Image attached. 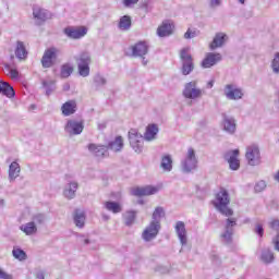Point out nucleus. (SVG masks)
<instances>
[{"label": "nucleus", "instance_id": "1", "mask_svg": "<svg viewBox=\"0 0 279 279\" xmlns=\"http://www.w3.org/2000/svg\"><path fill=\"white\" fill-rule=\"evenodd\" d=\"M158 132H160L158 124H148L146 126L144 137L141 133H138V131L131 129L129 131V141L132 149H134L136 154H141L143 151V141H147L148 143L156 141V138H158Z\"/></svg>", "mask_w": 279, "mask_h": 279}, {"label": "nucleus", "instance_id": "2", "mask_svg": "<svg viewBox=\"0 0 279 279\" xmlns=\"http://www.w3.org/2000/svg\"><path fill=\"white\" fill-rule=\"evenodd\" d=\"M88 149L90 154L97 158H106L108 156V149L111 151H121L123 149V137L117 136L114 141H111L108 146L89 144Z\"/></svg>", "mask_w": 279, "mask_h": 279}, {"label": "nucleus", "instance_id": "3", "mask_svg": "<svg viewBox=\"0 0 279 279\" xmlns=\"http://www.w3.org/2000/svg\"><path fill=\"white\" fill-rule=\"evenodd\" d=\"M213 204L215 208L221 213V215H225V217H232V215H234V211L228 207V204H230V194H228L226 189L219 190L215 199L213 201Z\"/></svg>", "mask_w": 279, "mask_h": 279}, {"label": "nucleus", "instance_id": "4", "mask_svg": "<svg viewBox=\"0 0 279 279\" xmlns=\"http://www.w3.org/2000/svg\"><path fill=\"white\" fill-rule=\"evenodd\" d=\"M78 75L81 77H88L90 75V64H93V57L90 52L83 51L78 56L75 57Z\"/></svg>", "mask_w": 279, "mask_h": 279}, {"label": "nucleus", "instance_id": "5", "mask_svg": "<svg viewBox=\"0 0 279 279\" xmlns=\"http://www.w3.org/2000/svg\"><path fill=\"white\" fill-rule=\"evenodd\" d=\"M222 93L228 101H241L245 97V92L241 86L234 83H228L223 86Z\"/></svg>", "mask_w": 279, "mask_h": 279}, {"label": "nucleus", "instance_id": "6", "mask_svg": "<svg viewBox=\"0 0 279 279\" xmlns=\"http://www.w3.org/2000/svg\"><path fill=\"white\" fill-rule=\"evenodd\" d=\"M197 155L195 154V149L189 148L185 156L181 160V169L183 173H191L197 169Z\"/></svg>", "mask_w": 279, "mask_h": 279}, {"label": "nucleus", "instance_id": "7", "mask_svg": "<svg viewBox=\"0 0 279 279\" xmlns=\"http://www.w3.org/2000/svg\"><path fill=\"white\" fill-rule=\"evenodd\" d=\"M245 158L250 167H258L263 162V157L260 156V148L256 144H251L246 147Z\"/></svg>", "mask_w": 279, "mask_h": 279}, {"label": "nucleus", "instance_id": "8", "mask_svg": "<svg viewBox=\"0 0 279 279\" xmlns=\"http://www.w3.org/2000/svg\"><path fill=\"white\" fill-rule=\"evenodd\" d=\"M182 95L185 99H191L192 101H195L197 99H201V97L204 95V90L199 88L197 85V81H191L184 85Z\"/></svg>", "mask_w": 279, "mask_h": 279}, {"label": "nucleus", "instance_id": "9", "mask_svg": "<svg viewBox=\"0 0 279 279\" xmlns=\"http://www.w3.org/2000/svg\"><path fill=\"white\" fill-rule=\"evenodd\" d=\"M58 56H60V49L56 47L46 49L41 58V66L44 69H51L56 64Z\"/></svg>", "mask_w": 279, "mask_h": 279}, {"label": "nucleus", "instance_id": "10", "mask_svg": "<svg viewBox=\"0 0 279 279\" xmlns=\"http://www.w3.org/2000/svg\"><path fill=\"white\" fill-rule=\"evenodd\" d=\"M234 226H236L235 218H228L226 220L225 230L220 233V241L221 243H225V245H230V243H232Z\"/></svg>", "mask_w": 279, "mask_h": 279}, {"label": "nucleus", "instance_id": "11", "mask_svg": "<svg viewBox=\"0 0 279 279\" xmlns=\"http://www.w3.org/2000/svg\"><path fill=\"white\" fill-rule=\"evenodd\" d=\"M182 61V73L184 75H191V72L195 66L193 65V57L191 56V48H183L180 52Z\"/></svg>", "mask_w": 279, "mask_h": 279}, {"label": "nucleus", "instance_id": "12", "mask_svg": "<svg viewBox=\"0 0 279 279\" xmlns=\"http://www.w3.org/2000/svg\"><path fill=\"white\" fill-rule=\"evenodd\" d=\"M160 189H162L160 185H145L141 187H133L131 190V194L135 197H145L160 193Z\"/></svg>", "mask_w": 279, "mask_h": 279}, {"label": "nucleus", "instance_id": "13", "mask_svg": "<svg viewBox=\"0 0 279 279\" xmlns=\"http://www.w3.org/2000/svg\"><path fill=\"white\" fill-rule=\"evenodd\" d=\"M160 223L159 222H149L147 227L142 232V239L146 243H149L150 241H154L156 236H158V233L160 232Z\"/></svg>", "mask_w": 279, "mask_h": 279}, {"label": "nucleus", "instance_id": "14", "mask_svg": "<svg viewBox=\"0 0 279 279\" xmlns=\"http://www.w3.org/2000/svg\"><path fill=\"white\" fill-rule=\"evenodd\" d=\"M64 34L72 40H80V38H84L88 34V28L86 26H68L64 28Z\"/></svg>", "mask_w": 279, "mask_h": 279}, {"label": "nucleus", "instance_id": "15", "mask_svg": "<svg viewBox=\"0 0 279 279\" xmlns=\"http://www.w3.org/2000/svg\"><path fill=\"white\" fill-rule=\"evenodd\" d=\"M33 19L36 25H43V23L51 19V12L44 8H40L39 5H35L33 7Z\"/></svg>", "mask_w": 279, "mask_h": 279}, {"label": "nucleus", "instance_id": "16", "mask_svg": "<svg viewBox=\"0 0 279 279\" xmlns=\"http://www.w3.org/2000/svg\"><path fill=\"white\" fill-rule=\"evenodd\" d=\"M174 232L183 247L189 245V232L186 231V225L184 221H177L174 226Z\"/></svg>", "mask_w": 279, "mask_h": 279}, {"label": "nucleus", "instance_id": "17", "mask_svg": "<svg viewBox=\"0 0 279 279\" xmlns=\"http://www.w3.org/2000/svg\"><path fill=\"white\" fill-rule=\"evenodd\" d=\"M66 134L77 136L84 132V122L77 120H69L64 126Z\"/></svg>", "mask_w": 279, "mask_h": 279}, {"label": "nucleus", "instance_id": "18", "mask_svg": "<svg viewBox=\"0 0 279 279\" xmlns=\"http://www.w3.org/2000/svg\"><path fill=\"white\" fill-rule=\"evenodd\" d=\"M225 159L229 163L232 171H238L241 167V161L239 160V149L230 150L225 155Z\"/></svg>", "mask_w": 279, "mask_h": 279}, {"label": "nucleus", "instance_id": "19", "mask_svg": "<svg viewBox=\"0 0 279 279\" xmlns=\"http://www.w3.org/2000/svg\"><path fill=\"white\" fill-rule=\"evenodd\" d=\"M221 125L227 134H234L236 132V120L232 116L223 113Z\"/></svg>", "mask_w": 279, "mask_h": 279}, {"label": "nucleus", "instance_id": "20", "mask_svg": "<svg viewBox=\"0 0 279 279\" xmlns=\"http://www.w3.org/2000/svg\"><path fill=\"white\" fill-rule=\"evenodd\" d=\"M221 62V53L208 52L202 61L203 69H210Z\"/></svg>", "mask_w": 279, "mask_h": 279}, {"label": "nucleus", "instance_id": "21", "mask_svg": "<svg viewBox=\"0 0 279 279\" xmlns=\"http://www.w3.org/2000/svg\"><path fill=\"white\" fill-rule=\"evenodd\" d=\"M228 34L226 33H217L213 39V41L209 45V49L211 51H215V49H219V47H223L228 43Z\"/></svg>", "mask_w": 279, "mask_h": 279}, {"label": "nucleus", "instance_id": "22", "mask_svg": "<svg viewBox=\"0 0 279 279\" xmlns=\"http://www.w3.org/2000/svg\"><path fill=\"white\" fill-rule=\"evenodd\" d=\"M77 189H80L77 181H70L63 189V196L66 199H74Z\"/></svg>", "mask_w": 279, "mask_h": 279}, {"label": "nucleus", "instance_id": "23", "mask_svg": "<svg viewBox=\"0 0 279 279\" xmlns=\"http://www.w3.org/2000/svg\"><path fill=\"white\" fill-rule=\"evenodd\" d=\"M133 56L136 58H143V56H147V51H149V46H147V43L140 41L132 48Z\"/></svg>", "mask_w": 279, "mask_h": 279}, {"label": "nucleus", "instance_id": "24", "mask_svg": "<svg viewBox=\"0 0 279 279\" xmlns=\"http://www.w3.org/2000/svg\"><path fill=\"white\" fill-rule=\"evenodd\" d=\"M158 36L160 38H165V36H171L173 34V23L171 22H163L157 29Z\"/></svg>", "mask_w": 279, "mask_h": 279}, {"label": "nucleus", "instance_id": "25", "mask_svg": "<svg viewBox=\"0 0 279 279\" xmlns=\"http://www.w3.org/2000/svg\"><path fill=\"white\" fill-rule=\"evenodd\" d=\"M76 110L77 104L74 100H69L61 107V111L64 117H71V114H75Z\"/></svg>", "mask_w": 279, "mask_h": 279}, {"label": "nucleus", "instance_id": "26", "mask_svg": "<svg viewBox=\"0 0 279 279\" xmlns=\"http://www.w3.org/2000/svg\"><path fill=\"white\" fill-rule=\"evenodd\" d=\"M160 168L167 173L171 172L173 170V157L169 154L162 155Z\"/></svg>", "mask_w": 279, "mask_h": 279}, {"label": "nucleus", "instance_id": "27", "mask_svg": "<svg viewBox=\"0 0 279 279\" xmlns=\"http://www.w3.org/2000/svg\"><path fill=\"white\" fill-rule=\"evenodd\" d=\"M20 175H21V165H19V162L16 161L11 162V165L9 166L10 182H14V180H16V178H19Z\"/></svg>", "mask_w": 279, "mask_h": 279}, {"label": "nucleus", "instance_id": "28", "mask_svg": "<svg viewBox=\"0 0 279 279\" xmlns=\"http://www.w3.org/2000/svg\"><path fill=\"white\" fill-rule=\"evenodd\" d=\"M20 230L26 234V236H34L38 232V227L33 222H26L20 226Z\"/></svg>", "mask_w": 279, "mask_h": 279}, {"label": "nucleus", "instance_id": "29", "mask_svg": "<svg viewBox=\"0 0 279 279\" xmlns=\"http://www.w3.org/2000/svg\"><path fill=\"white\" fill-rule=\"evenodd\" d=\"M73 219L76 228H84L86 225V214L81 209L75 210Z\"/></svg>", "mask_w": 279, "mask_h": 279}, {"label": "nucleus", "instance_id": "30", "mask_svg": "<svg viewBox=\"0 0 279 279\" xmlns=\"http://www.w3.org/2000/svg\"><path fill=\"white\" fill-rule=\"evenodd\" d=\"M105 208L106 210H108L109 213H112L113 215H119V213H123V206H121L120 203L112 202V201L106 202Z\"/></svg>", "mask_w": 279, "mask_h": 279}, {"label": "nucleus", "instance_id": "31", "mask_svg": "<svg viewBox=\"0 0 279 279\" xmlns=\"http://www.w3.org/2000/svg\"><path fill=\"white\" fill-rule=\"evenodd\" d=\"M0 93L2 95H5V97H9V99H12V97H14L15 95L14 88L3 81H0Z\"/></svg>", "mask_w": 279, "mask_h": 279}, {"label": "nucleus", "instance_id": "32", "mask_svg": "<svg viewBox=\"0 0 279 279\" xmlns=\"http://www.w3.org/2000/svg\"><path fill=\"white\" fill-rule=\"evenodd\" d=\"M15 56L19 60H25V58H27V49H25V44H23V41H17Z\"/></svg>", "mask_w": 279, "mask_h": 279}, {"label": "nucleus", "instance_id": "33", "mask_svg": "<svg viewBox=\"0 0 279 279\" xmlns=\"http://www.w3.org/2000/svg\"><path fill=\"white\" fill-rule=\"evenodd\" d=\"M122 217L125 226H134V222L136 221V211L134 210L125 211Z\"/></svg>", "mask_w": 279, "mask_h": 279}, {"label": "nucleus", "instance_id": "34", "mask_svg": "<svg viewBox=\"0 0 279 279\" xmlns=\"http://www.w3.org/2000/svg\"><path fill=\"white\" fill-rule=\"evenodd\" d=\"M130 27H132V17H130V15L122 16L119 22V28L123 32H128Z\"/></svg>", "mask_w": 279, "mask_h": 279}, {"label": "nucleus", "instance_id": "35", "mask_svg": "<svg viewBox=\"0 0 279 279\" xmlns=\"http://www.w3.org/2000/svg\"><path fill=\"white\" fill-rule=\"evenodd\" d=\"M274 252L269 248H264L262 251L260 260H263L266 265H269L274 260Z\"/></svg>", "mask_w": 279, "mask_h": 279}, {"label": "nucleus", "instance_id": "36", "mask_svg": "<svg viewBox=\"0 0 279 279\" xmlns=\"http://www.w3.org/2000/svg\"><path fill=\"white\" fill-rule=\"evenodd\" d=\"M162 217H165V208L157 207L153 213V220L150 222L160 223V219H162Z\"/></svg>", "mask_w": 279, "mask_h": 279}, {"label": "nucleus", "instance_id": "37", "mask_svg": "<svg viewBox=\"0 0 279 279\" xmlns=\"http://www.w3.org/2000/svg\"><path fill=\"white\" fill-rule=\"evenodd\" d=\"M270 69L274 75H279V52H276L270 61Z\"/></svg>", "mask_w": 279, "mask_h": 279}, {"label": "nucleus", "instance_id": "38", "mask_svg": "<svg viewBox=\"0 0 279 279\" xmlns=\"http://www.w3.org/2000/svg\"><path fill=\"white\" fill-rule=\"evenodd\" d=\"M43 86L46 88V95H50L56 90V81L53 80H45L43 81Z\"/></svg>", "mask_w": 279, "mask_h": 279}, {"label": "nucleus", "instance_id": "39", "mask_svg": "<svg viewBox=\"0 0 279 279\" xmlns=\"http://www.w3.org/2000/svg\"><path fill=\"white\" fill-rule=\"evenodd\" d=\"M73 73V65L71 63H65L61 66V77H71Z\"/></svg>", "mask_w": 279, "mask_h": 279}, {"label": "nucleus", "instance_id": "40", "mask_svg": "<svg viewBox=\"0 0 279 279\" xmlns=\"http://www.w3.org/2000/svg\"><path fill=\"white\" fill-rule=\"evenodd\" d=\"M12 254L17 260H25L27 258V254L25 253V251L19 247H14Z\"/></svg>", "mask_w": 279, "mask_h": 279}, {"label": "nucleus", "instance_id": "41", "mask_svg": "<svg viewBox=\"0 0 279 279\" xmlns=\"http://www.w3.org/2000/svg\"><path fill=\"white\" fill-rule=\"evenodd\" d=\"M94 82H95L96 86H106V84H108V80H106L104 77V75H101V74H97L94 77Z\"/></svg>", "mask_w": 279, "mask_h": 279}, {"label": "nucleus", "instance_id": "42", "mask_svg": "<svg viewBox=\"0 0 279 279\" xmlns=\"http://www.w3.org/2000/svg\"><path fill=\"white\" fill-rule=\"evenodd\" d=\"M199 32H197V29H192L189 28L185 34H184V38L186 40H191V38H196V36H198Z\"/></svg>", "mask_w": 279, "mask_h": 279}, {"label": "nucleus", "instance_id": "43", "mask_svg": "<svg viewBox=\"0 0 279 279\" xmlns=\"http://www.w3.org/2000/svg\"><path fill=\"white\" fill-rule=\"evenodd\" d=\"M265 189H267V183L265 181H258L255 184L256 193H263V191H265Z\"/></svg>", "mask_w": 279, "mask_h": 279}, {"label": "nucleus", "instance_id": "44", "mask_svg": "<svg viewBox=\"0 0 279 279\" xmlns=\"http://www.w3.org/2000/svg\"><path fill=\"white\" fill-rule=\"evenodd\" d=\"M32 222L37 226L39 223H45V215L38 214L33 217Z\"/></svg>", "mask_w": 279, "mask_h": 279}, {"label": "nucleus", "instance_id": "45", "mask_svg": "<svg viewBox=\"0 0 279 279\" xmlns=\"http://www.w3.org/2000/svg\"><path fill=\"white\" fill-rule=\"evenodd\" d=\"M222 0H209L208 7L210 10H217V8H221Z\"/></svg>", "mask_w": 279, "mask_h": 279}, {"label": "nucleus", "instance_id": "46", "mask_svg": "<svg viewBox=\"0 0 279 279\" xmlns=\"http://www.w3.org/2000/svg\"><path fill=\"white\" fill-rule=\"evenodd\" d=\"M5 70L8 71V75H10V77L12 80H16V77H19V71L17 70L10 69L8 65H5Z\"/></svg>", "mask_w": 279, "mask_h": 279}, {"label": "nucleus", "instance_id": "47", "mask_svg": "<svg viewBox=\"0 0 279 279\" xmlns=\"http://www.w3.org/2000/svg\"><path fill=\"white\" fill-rule=\"evenodd\" d=\"M140 0H122V4L124 8H134L138 3Z\"/></svg>", "mask_w": 279, "mask_h": 279}, {"label": "nucleus", "instance_id": "48", "mask_svg": "<svg viewBox=\"0 0 279 279\" xmlns=\"http://www.w3.org/2000/svg\"><path fill=\"white\" fill-rule=\"evenodd\" d=\"M269 228H271L272 230H276L277 232L279 231V219H271L269 221Z\"/></svg>", "mask_w": 279, "mask_h": 279}, {"label": "nucleus", "instance_id": "49", "mask_svg": "<svg viewBox=\"0 0 279 279\" xmlns=\"http://www.w3.org/2000/svg\"><path fill=\"white\" fill-rule=\"evenodd\" d=\"M255 232H256V234H258V236H263V234L265 232V230L263 229V225L257 223L255 227Z\"/></svg>", "mask_w": 279, "mask_h": 279}, {"label": "nucleus", "instance_id": "50", "mask_svg": "<svg viewBox=\"0 0 279 279\" xmlns=\"http://www.w3.org/2000/svg\"><path fill=\"white\" fill-rule=\"evenodd\" d=\"M0 279H12V275L0 268Z\"/></svg>", "mask_w": 279, "mask_h": 279}, {"label": "nucleus", "instance_id": "51", "mask_svg": "<svg viewBox=\"0 0 279 279\" xmlns=\"http://www.w3.org/2000/svg\"><path fill=\"white\" fill-rule=\"evenodd\" d=\"M46 274H47V271H45L43 269L37 270L35 274L36 279H45Z\"/></svg>", "mask_w": 279, "mask_h": 279}, {"label": "nucleus", "instance_id": "52", "mask_svg": "<svg viewBox=\"0 0 279 279\" xmlns=\"http://www.w3.org/2000/svg\"><path fill=\"white\" fill-rule=\"evenodd\" d=\"M272 243H274V245H275V250H276L277 252H279V234H277V235L274 238Z\"/></svg>", "mask_w": 279, "mask_h": 279}, {"label": "nucleus", "instance_id": "53", "mask_svg": "<svg viewBox=\"0 0 279 279\" xmlns=\"http://www.w3.org/2000/svg\"><path fill=\"white\" fill-rule=\"evenodd\" d=\"M276 99L274 101L276 112H279V94H276Z\"/></svg>", "mask_w": 279, "mask_h": 279}, {"label": "nucleus", "instance_id": "54", "mask_svg": "<svg viewBox=\"0 0 279 279\" xmlns=\"http://www.w3.org/2000/svg\"><path fill=\"white\" fill-rule=\"evenodd\" d=\"M213 86H215V80L208 81L207 88H213Z\"/></svg>", "mask_w": 279, "mask_h": 279}, {"label": "nucleus", "instance_id": "55", "mask_svg": "<svg viewBox=\"0 0 279 279\" xmlns=\"http://www.w3.org/2000/svg\"><path fill=\"white\" fill-rule=\"evenodd\" d=\"M148 5H149V3L147 2V0H145V1L142 3L141 8H143L144 10H147Z\"/></svg>", "mask_w": 279, "mask_h": 279}, {"label": "nucleus", "instance_id": "56", "mask_svg": "<svg viewBox=\"0 0 279 279\" xmlns=\"http://www.w3.org/2000/svg\"><path fill=\"white\" fill-rule=\"evenodd\" d=\"M142 64H144V66L147 64V59H145V57H142Z\"/></svg>", "mask_w": 279, "mask_h": 279}, {"label": "nucleus", "instance_id": "57", "mask_svg": "<svg viewBox=\"0 0 279 279\" xmlns=\"http://www.w3.org/2000/svg\"><path fill=\"white\" fill-rule=\"evenodd\" d=\"M71 88V85H69V84H65L64 86H63V89L64 90H69Z\"/></svg>", "mask_w": 279, "mask_h": 279}, {"label": "nucleus", "instance_id": "58", "mask_svg": "<svg viewBox=\"0 0 279 279\" xmlns=\"http://www.w3.org/2000/svg\"><path fill=\"white\" fill-rule=\"evenodd\" d=\"M241 5H245V0H238Z\"/></svg>", "mask_w": 279, "mask_h": 279}, {"label": "nucleus", "instance_id": "59", "mask_svg": "<svg viewBox=\"0 0 279 279\" xmlns=\"http://www.w3.org/2000/svg\"><path fill=\"white\" fill-rule=\"evenodd\" d=\"M84 243H85V245H88V243H90V240L85 239V240H84Z\"/></svg>", "mask_w": 279, "mask_h": 279}, {"label": "nucleus", "instance_id": "60", "mask_svg": "<svg viewBox=\"0 0 279 279\" xmlns=\"http://www.w3.org/2000/svg\"><path fill=\"white\" fill-rule=\"evenodd\" d=\"M5 204V201L0 199V206H3Z\"/></svg>", "mask_w": 279, "mask_h": 279}, {"label": "nucleus", "instance_id": "61", "mask_svg": "<svg viewBox=\"0 0 279 279\" xmlns=\"http://www.w3.org/2000/svg\"><path fill=\"white\" fill-rule=\"evenodd\" d=\"M140 204H143V201H140Z\"/></svg>", "mask_w": 279, "mask_h": 279}]
</instances>
